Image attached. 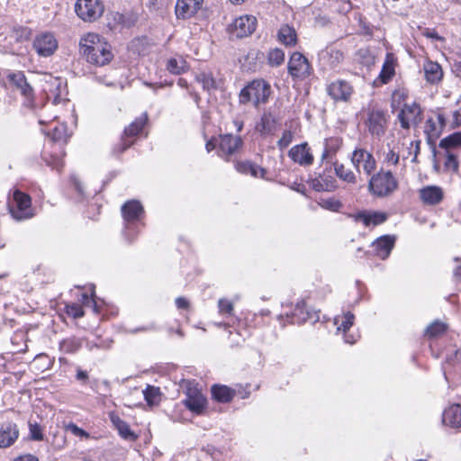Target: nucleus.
<instances>
[{"mask_svg":"<svg viewBox=\"0 0 461 461\" xmlns=\"http://www.w3.org/2000/svg\"><path fill=\"white\" fill-rule=\"evenodd\" d=\"M81 55L90 64L104 66L113 59L110 44L100 35L88 32L83 35L79 41Z\"/></svg>","mask_w":461,"mask_h":461,"instance_id":"f257e3e1","label":"nucleus"},{"mask_svg":"<svg viewBox=\"0 0 461 461\" xmlns=\"http://www.w3.org/2000/svg\"><path fill=\"white\" fill-rule=\"evenodd\" d=\"M363 123L372 138L380 140L388 130L390 115L379 105H370L365 111Z\"/></svg>","mask_w":461,"mask_h":461,"instance_id":"f03ea898","label":"nucleus"},{"mask_svg":"<svg viewBox=\"0 0 461 461\" xmlns=\"http://www.w3.org/2000/svg\"><path fill=\"white\" fill-rule=\"evenodd\" d=\"M398 188V181L391 171L380 170L368 181L369 192L377 197H385Z\"/></svg>","mask_w":461,"mask_h":461,"instance_id":"7ed1b4c3","label":"nucleus"},{"mask_svg":"<svg viewBox=\"0 0 461 461\" xmlns=\"http://www.w3.org/2000/svg\"><path fill=\"white\" fill-rule=\"evenodd\" d=\"M270 95V86L263 79H256L241 89L240 103L248 104L252 102L255 106L267 103Z\"/></svg>","mask_w":461,"mask_h":461,"instance_id":"20e7f679","label":"nucleus"},{"mask_svg":"<svg viewBox=\"0 0 461 461\" xmlns=\"http://www.w3.org/2000/svg\"><path fill=\"white\" fill-rule=\"evenodd\" d=\"M287 71L294 81H303L312 76L313 68L303 54L294 51L289 58Z\"/></svg>","mask_w":461,"mask_h":461,"instance_id":"39448f33","label":"nucleus"},{"mask_svg":"<svg viewBox=\"0 0 461 461\" xmlns=\"http://www.w3.org/2000/svg\"><path fill=\"white\" fill-rule=\"evenodd\" d=\"M9 211L12 217L17 221L28 220L34 215L31 197L19 190H15L13 194Z\"/></svg>","mask_w":461,"mask_h":461,"instance_id":"423d86ee","label":"nucleus"},{"mask_svg":"<svg viewBox=\"0 0 461 461\" xmlns=\"http://www.w3.org/2000/svg\"><path fill=\"white\" fill-rule=\"evenodd\" d=\"M285 318L290 323L302 324L306 321L316 322L319 321L320 317L319 312L310 310L307 308L304 300H301L295 304V307L291 314L287 313L285 316L282 314L278 316L280 322H282Z\"/></svg>","mask_w":461,"mask_h":461,"instance_id":"0eeeda50","label":"nucleus"},{"mask_svg":"<svg viewBox=\"0 0 461 461\" xmlns=\"http://www.w3.org/2000/svg\"><path fill=\"white\" fill-rule=\"evenodd\" d=\"M104 9L101 0H77L75 5L77 16L85 22L97 20L103 14Z\"/></svg>","mask_w":461,"mask_h":461,"instance_id":"6e6552de","label":"nucleus"},{"mask_svg":"<svg viewBox=\"0 0 461 461\" xmlns=\"http://www.w3.org/2000/svg\"><path fill=\"white\" fill-rule=\"evenodd\" d=\"M185 395L186 398L184 400L185 406L196 414L202 413L206 407V398L191 382L187 384Z\"/></svg>","mask_w":461,"mask_h":461,"instance_id":"1a4fd4ad","label":"nucleus"},{"mask_svg":"<svg viewBox=\"0 0 461 461\" xmlns=\"http://www.w3.org/2000/svg\"><path fill=\"white\" fill-rule=\"evenodd\" d=\"M144 210L141 203L137 200H131L126 202L122 206V214L125 221V230L124 236L129 240V241H132L133 239H130L128 237L127 231L130 230L131 225L139 221L140 217L143 215Z\"/></svg>","mask_w":461,"mask_h":461,"instance_id":"9d476101","label":"nucleus"},{"mask_svg":"<svg viewBox=\"0 0 461 461\" xmlns=\"http://www.w3.org/2000/svg\"><path fill=\"white\" fill-rule=\"evenodd\" d=\"M351 161L358 172L363 169L367 176H370L376 167L374 156L365 149H356L352 153Z\"/></svg>","mask_w":461,"mask_h":461,"instance_id":"9b49d317","label":"nucleus"},{"mask_svg":"<svg viewBox=\"0 0 461 461\" xmlns=\"http://www.w3.org/2000/svg\"><path fill=\"white\" fill-rule=\"evenodd\" d=\"M257 19L251 15L236 18L230 25V32L236 38L250 35L256 30Z\"/></svg>","mask_w":461,"mask_h":461,"instance_id":"f8f14e48","label":"nucleus"},{"mask_svg":"<svg viewBox=\"0 0 461 461\" xmlns=\"http://www.w3.org/2000/svg\"><path fill=\"white\" fill-rule=\"evenodd\" d=\"M33 48L40 56L50 57L58 49V41L52 33H41L34 39Z\"/></svg>","mask_w":461,"mask_h":461,"instance_id":"ddd939ff","label":"nucleus"},{"mask_svg":"<svg viewBox=\"0 0 461 461\" xmlns=\"http://www.w3.org/2000/svg\"><path fill=\"white\" fill-rule=\"evenodd\" d=\"M243 140L240 136H234L230 133L221 135L219 156L228 160L229 157L235 154L237 150L241 148Z\"/></svg>","mask_w":461,"mask_h":461,"instance_id":"4468645a","label":"nucleus"},{"mask_svg":"<svg viewBox=\"0 0 461 461\" xmlns=\"http://www.w3.org/2000/svg\"><path fill=\"white\" fill-rule=\"evenodd\" d=\"M398 119L403 129H409L411 124L416 125L421 121V110L419 104H404L401 110Z\"/></svg>","mask_w":461,"mask_h":461,"instance_id":"2eb2a0df","label":"nucleus"},{"mask_svg":"<svg viewBox=\"0 0 461 461\" xmlns=\"http://www.w3.org/2000/svg\"><path fill=\"white\" fill-rule=\"evenodd\" d=\"M19 429L14 421H5L0 424V448L13 446L19 438Z\"/></svg>","mask_w":461,"mask_h":461,"instance_id":"dca6fc26","label":"nucleus"},{"mask_svg":"<svg viewBox=\"0 0 461 461\" xmlns=\"http://www.w3.org/2000/svg\"><path fill=\"white\" fill-rule=\"evenodd\" d=\"M203 0H177L175 12L178 19L194 16L202 7Z\"/></svg>","mask_w":461,"mask_h":461,"instance_id":"f3484780","label":"nucleus"},{"mask_svg":"<svg viewBox=\"0 0 461 461\" xmlns=\"http://www.w3.org/2000/svg\"><path fill=\"white\" fill-rule=\"evenodd\" d=\"M352 92V86L345 80H336L328 86V94L335 101H348Z\"/></svg>","mask_w":461,"mask_h":461,"instance_id":"a211bd4d","label":"nucleus"},{"mask_svg":"<svg viewBox=\"0 0 461 461\" xmlns=\"http://www.w3.org/2000/svg\"><path fill=\"white\" fill-rule=\"evenodd\" d=\"M290 158L301 166H310L313 162V156L306 142L294 146L288 152Z\"/></svg>","mask_w":461,"mask_h":461,"instance_id":"6ab92c4d","label":"nucleus"},{"mask_svg":"<svg viewBox=\"0 0 461 461\" xmlns=\"http://www.w3.org/2000/svg\"><path fill=\"white\" fill-rule=\"evenodd\" d=\"M10 84L20 91L21 95L27 100L33 97V89L27 82L24 74L22 71L10 73L7 76Z\"/></svg>","mask_w":461,"mask_h":461,"instance_id":"aec40b11","label":"nucleus"},{"mask_svg":"<svg viewBox=\"0 0 461 461\" xmlns=\"http://www.w3.org/2000/svg\"><path fill=\"white\" fill-rule=\"evenodd\" d=\"M393 236L384 235L376 239L373 243L375 254L381 259H386L394 247Z\"/></svg>","mask_w":461,"mask_h":461,"instance_id":"412c9836","label":"nucleus"},{"mask_svg":"<svg viewBox=\"0 0 461 461\" xmlns=\"http://www.w3.org/2000/svg\"><path fill=\"white\" fill-rule=\"evenodd\" d=\"M443 197L442 188L437 185H428L420 190V198L425 204H438L442 201Z\"/></svg>","mask_w":461,"mask_h":461,"instance_id":"4be33fe9","label":"nucleus"},{"mask_svg":"<svg viewBox=\"0 0 461 461\" xmlns=\"http://www.w3.org/2000/svg\"><path fill=\"white\" fill-rule=\"evenodd\" d=\"M110 420L113 426L117 429L119 435L130 441H135L138 436L131 429L129 424L122 420L118 414L112 411L109 413Z\"/></svg>","mask_w":461,"mask_h":461,"instance_id":"5701e85b","label":"nucleus"},{"mask_svg":"<svg viewBox=\"0 0 461 461\" xmlns=\"http://www.w3.org/2000/svg\"><path fill=\"white\" fill-rule=\"evenodd\" d=\"M443 423L454 428L461 427V405L452 404L443 412Z\"/></svg>","mask_w":461,"mask_h":461,"instance_id":"b1692460","label":"nucleus"},{"mask_svg":"<svg viewBox=\"0 0 461 461\" xmlns=\"http://www.w3.org/2000/svg\"><path fill=\"white\" fill-rule=\"evenodd\" d=\"M342 145V140L339 137L325 139L324 149L321 154V161L331 162Z\"/></svg>","mask_w":461,"mask_h":461,"instance_id":"393cba45","label":"nucleus"},{"mask_svg":"<svg viewBox=\"0 0 461 461\" xmlns=\"http://www.w3.org/2000/svg\"><path fill=\"white\" fill-rule=\"evenodd\" d=\"M387 219V214L384 213V212H359L357 213V215L356 216V220L358 221H362L364 223L365 226L368 227V226H376V225H379L383 222H384Z\"/></svg>","mask_w":461,"mask_h":461,"instance_id":"a878e982","label":"nucleus"},{"mask_svg":"<svg viewBox=\"0 0 461 461\" xmlns=\"http://www.w3.org/2000/svg\"><path fill=\"white\" fill-rule=\"evenodd\" d=\"M319 58L320 59L328 62L331 68H335L343 61L344 55L339 50L333 47H328L319 53Z\"/></svg>","mask_w":461,"mask_h":461,"instance_id":"bb28decb","label":"nucleus"},{"mask_svg":"<svg viewBox=\"0 0 461 461\" xmlns=\"http://www.w3.org/2000/svg\"><path fill=\"white\" fill-rule=\"evenodd\" d=\"M425 78L428 82L435 84L439 82L443 77L440 65L433 61H426L423 65Z\"/></svg>","mask_w":461,"mask_h":461,"instance_id":"cd10ccee","label":"nucleus"},{"mask_svg":"<svg viewBox=\"0 0 461 461\" xmlns=\"http://www.w3.org/2000/svg\"><path fill=\"white\" fill-rule=\"evenodd\" d=\"M312 187L318 192H331L336 189V179L330 176L321 175L312 180Z\"/></svg>","mask_w":461,"mask_h":461,"instance_id":"c85d7f7f","label":"nucleus"},{"mask_svg":"<svg viewBox=\"0 0 461 461\" xmlns=\"http://www.w3.org/2000/svg\"><path fill=\"white\" fill-rule=\"evenodd\" d=\"M278 40L285 46H294L297 42V34L294 27L284 24L280 27L278 33Z\"/></svg>","mask_w":461,"mask_h":461,"instance_id":"c756f323","label":"nucleus"},{"mask_svg":"<svg viewBox=\"0 0 461 461\" xmlns=\"http://www.w3.org/2000/svg\"><path fill=\"white\" fill-rule=\"evenodd\" d=\"M211 391L213 399L219 402H229L235 395V391L227 385L214 384Z\"/></svg>","mask_w":461,"mask_h":461,"instance_id":"7c9ffc66","label":"nucleus"},{"mask_svg":"<svg viewBox=\"0 0 461 461\" xmlns=\"http://www.w3.org/2000/svg\"><path fill=\"white\" fill-rule=\"evenodd\" d=\"M235 168L238 172L242 174H250L253 176L264 177L266 170L257 165H254L249 161H240L235 164Z\"/></svg>","mask_w":461,"mask_h":461,"instance_id":"2f4dec72","label":"nucleus"},{"mask_svg":"<svg viewBox=\"0 0 461 461\" xmlns=\"http://www.w3.org/2000/svg\"><path fill=\"white\" fill-rule=\"evenodd\" d=\"M394 76V62L392 55L387 54L383 68L379 74V80L383 84L388 83Z\"/></svg>","mask_w":461,"mask_h":461,"instance_id":"473e14b6","label":"nucleus"},{"mask_svg":"<svg viewBox=\"0 0 461 461\" xmlns=\"http://www.w3.org/2000/svg\"><path fill=\"white\" fill-rule=\"evenodd\" d=\"M354 319V314L350 312H347L342 315H338L334 318V325L337 326L338 331H343L346 334L353 325Z\"/></svg>","mask_w":461,"mask_h":461,"instance_id":"72a5a7b5","label":"nucleus"},{"mask_svg":"<svg viewBox=\"0 0 461 461\" xmlns=\"http://www.w3.org/2000/svg\"><path fill=\"white\" fill-rule=\"evenodd\" d=\"M148 120L147 113H143L139 118H137L134 122H132L127 128L124 130L125 137H133L138 135L143 129Z\"/></svg>","mask_w":461,"mask_h":461,"instance_id":"f704fd0d","label":"nucleus"},{"mask_svg":"<svg viewBox=\"0 0 461 461\" xmlns=\"http://www.w3.org/2000/svg\"><path fill=\"white\" fill-rule=\"evenodd\" d=\"M276 120L271 113H264L260 122L257 124L256 129L261 134H267L274 131Z\"/></svg>","mask_w":461,"mask_h":461,"instance_id":"c9c22d12","label":"nucleus"},{"mask_svg":"<svg viewBox=\"0 0 461 461\" xmlns=\"http://www.w3.org/2000/svg\"><path fill=\"white\" fill-rule=\"evenodd\" d=\"M81 347L82 343L80 339L77 338H68L59 343V348L65 354L76 353Z\"/></svg>","mask_w":461,"mask_h":461,"instance_id":"e433bc0d","label":"nucleus"},{"mask_svg":"<svg viewBox=\"0 0 461 461\" xmlns=\"http://www.w3.org/2000/svg\"><path fill=\"white\" fill-rule=\"evenodd\" d=\"M334 170L338 177L348 183H355L356 176L353 171L349 168H346L343 164H339L338 161L333 163Z\"/></svg>","mask_w":461,"mask_h":461,"instance_id":"4c0bfd02","label":"nucleus"},{"mask_svg":"<svg viewBox=\"0 0 461 461\" xmlns=\"http://www.w3.org/2000/svg\"><path fill=\"white\" fill-rule=\"evenodd\" d=\"M386 146L387 150L384 151V162L388 166H396L399 163L400 156L393 141L388 142Z\"/></svg>","mask_w":461,"mask_h":461,"instance_id":"58836bf2","label":"nucleus"},{"mask_svg":"<svg viewBox=\"0 0 461 461\" xmlns=\"http://www.w3.org/2000/svg\"><path fill=\"white\" fill-rule=\"evenodd\" d=\"M143 395L145 401L150 406L157 405L160 402L161 394L158 387L147 385L146 389L143 390Z\"/></svg>","mask_w":461,"mask_h":461,"instance_id":"ea45409f","label":"nucleus"},{"mask_svg":"<svg viewBox=\"0 0 461 461\" xmlns=\"http://www.w3.org/2000/svg\"><path fill=\"white\" fill-rule=\"evenodd\" d=\"M197 82L201 83L204 90H211L216 88V83L210 72H201L195 77Z\"/></svg>","mask_w":461,"mask_h":461,"instance_id":"a19ab883","label":"nucleus"},{"mask_svg":"<svg viewBox=\"0 0 461 461\" xmlns=\"http://www.w3.org/2000/svg\"><path fill=\"white\" fill-rule=\"evenodd\" d=\"M167 69L175 75H180L185 69V61L183 59L172 58L167 60Z\"/></svg>","mask_w":461,"mask_h":461,"instance_id":"79ce46f5","label":"nucleus"},{"mask_svg":"<svg viewBox=\"0 0 461 461\" xmlns=\"http://www.w3.org/2000/svg\"><path fill=\"white\" fill-rule=\"evenodd\" d=\"M268 64L272 67H278L285 61V52L281 49L271 50L267 54Z\"/></svg>","mask_w":461,"mask_h":461,"instance_id":"37998d69","label":"nucleus"},{"mask_svg":"<svg viewBox=\"0 0 461 461\" xmlns=\"http://www.w3.org/2000/svg\"><path fill=\"white\" fill-rule=\"evenodd\" d=\"M461 146V131L455 132L440 140L439 147L443 149Z\"/></svg>","mask_w":461,"mask_h":461,"instance_id":"c03bdc74","label":"nucleus"},{"mask_svg":"<svg viewBox=\"0 0 461 461\" xmlns=\"http://www.w3.org/2000/svg\"><path fill=\"white\" fill-rule=\"evenodd\" d=\"M446 329L445 323L436 321L427 327L426 334L430 338H434L444 333Z\"/></svg>","mask_w":461,"mask_h":461,"instance_id":"a18cd8bd","label":"nucleus"},{"mask_svg":"<svg viewBox=\"0 0 461 461\" xmlns=\"http://www.w3.org/2000/svg\"><path fill=\"white\" fill-rule=\"evenodd\" d=\"M218 309L221 315L230 316L233 313L234 306L230 300L221 298L218 302Z\"/></svg>","mask_w":461,"mask_h":461,"instance_id":"49530a36","label":"nucleus"},{"mask_svg":"<svg viewBox=\"0 0 461 461\" xmlns=\"http://www.w3.org/2000/svg\"><path fill=\"white\" fill-rule=\"evenodd\" d=\"M66 312L69 316H72L74 319L81 318L85 314L82 305L78 303L67 304Z\"/></svg>","mask_w":461,"mask_h":461,"instance_id":"de8ad7c7","label":"nucleus"},{"mask_svg":"<svg viewBox=\"0 0 461 461\" xmlns=\"http://www.w3.org/2000/svg\"><path fill=\"white\" fill-rule=\"evenodd\" d=\"M66 430L71 432L74 436L79 437V438H89L90 434L84 430L83 429L79 428L77 424L73 422H69L65 426Z\"/></svg>","mask_w":461,"mask_h":461,"instance_id":"09e8293b","label":"nucleus"},{"mask_svg":"<svg viewBox=\"0 0 461 461\" xmlns=\"http://www.w3.org/2000/svg\"><path fill=\"white\" fill-rule=\"evenodd\" d=\"M29 431L32 439L36 441L43 440L44 436L42 433V429L41 425H39L38 423L29 422Z\"/></svg>","mask_w":461,"mask_h":461,"instance_id":"8fccbe9b","label":"nucleus"},{"mask_svg":"<svg viewBox=\"0 0 461 461\" xmlns=\"http://www.w3.org/2000/svg\"><path fill=\"white\" fill-rule=\"evenodd\" d=\"M294 134L291 131H285L277 141V146L280 149L287 148L293 141Z\"/></svg>","mask_w":461,"mask_h":461,"instance_id":"3c124183","label":"nucleus"},{"mask_svg":"<svg viewBox=\"0 0 461 461\" xmlns=\"http://www.w3.org/2000/svg\"><path fill=\"white\" fill-rule=\"evenodd\" d=\"M44 159L46 160L49 166L52 167V168L58 171L61 170V168L63 167V159L58 154L50 155V159H48L47 158H45Z\"/></svg>","mask_w":461,"mask_h":461,"instance_id":"603ef678","label":"nucleus"},{"mask_svg":"<svg viewBox=\"0 0 461 461\" xmlns=\"http://www.w3.org/2000/svg\"><path fill=\"white\" fill-rule=\"evenodd\" d=\"M52 139L55 141H66V127L64 125L54 127L52 130Z\"/></svg>","mask_w":461,"mask_h":461,"instance_id":"864d4df0","label":"nucleus"},{"mask_svg":"<svg viewBox=\"0 0 461 461\" xmlns=\"http://www.w3.org/2000/svg\"><path fill=\"white\" fill-rule=\"evenodd\" d=\"M321 207L332 212H337L341 207V203L334 199H327L321 203Z\"/></svg>","mask_w":461,"mask_h":461,"instance_id":"5fc2aeb1","label":"nucleus"},{"mask_svg":"<svg viewBox=\"0 0 461 461\" xmlns=\"http://www.w3.org/2000/svg\"><path fill=\"white\" fill-rule=\"evenodd\" d=\"M358 55L360 57H362L363 59H365V60H363V64H365L366 66H370L372 64H374L375 62V58L374 56H372L369 52L368 50H366V49H361L358 50Z\"/></svg>","mask_w":461,"mask_h":461,"instance_id":"6e6d98bb","label":"nucleus"},{"mask_svg":"<svg viewBox=\"0 0 461 461\" xmlns=\"http://www.w3.org/2000/svg\"><path fill=\"white\" fill-rule=\"evenodd\" d=\"M447 362L454 365L455 363L461 360V349H456L453 353L448 354L447 357Z\"/></svg>","mask_w":461,"mask_h":461,"instance_id":"4d7b16f0","label":"nucleus"},{"mask_svg":"<svg viewBox=\"0 0 461 461\" xmlns=\"http://www.w3.org/2000/svg\"><path fill=\"white\" fill-rule=\"evenodd\" d=\"M420 140H416V141H411L410 143V149L411 150L412 149H414V155H413V158L411 159L412 162H417V158H418V155L420 153Z\"/></svg>","mask_w":461,"mask_h":461,"instance_id":"13d9d810","label":"nucleus"},{"mask_svg":"<svg viewBox=\"0 0 461 461\" xmlns=\"http://www.w3.org/2000/svg\"><path fill=\"white\" fill-rule=\"evenodd\" d=\"M176 305L178 309H187L189 302L185 297H177L176 299Z\"/></svg>","mask_w":461,"mask_h":461,"instance_id":"bf43d9fd","label":"nucleus"},{"mask_svg":"<svg viewBox=\"0 0 461 461\" xmlns=\"http://www.w3.org/2000/svg\"><path fill=\"white\" fill-rule=\"evenodd\" d=\"M447 165L448 167H452L454 170L457 169V167H458L457 161H456V157L453 154L447 155Z\"/></svg>","mask_w":461,"mask_h":461,"instance_id":"052dcab7","label":"nucleus"},{"mask_svg":"<svg viewBox=\"0 0 461 461\" xmlns=\"http://www.w3.org/2000/svg\"><path fill=\"white\" fill-rule=\"evenodd\" d=\"M71 182L75 187V189L78 192L79 194L83 195V187L81 185L80 181L75 176L71 177Z\"/></svg>","mask_w":461,"mask_h":461,"instance_id":"680f3d73","label":"nucleus"},{"mask_svg":"<svg viewBox=\"0 0 461 461\" xmlns=\"http://www.w3.org/2000/svg\"><path fill=\"white\" fill-rule=\"evenodd\" d=\"M14 461H39V459L33 455L27 454L15 458Z\"/></svg>","mask_w":461,"mask_h":461,"instance_id":"e2e57ef3","label":"nucleus"},{"mask_svg":"<svg viewBox=\"0 0 461 461\" xmlns=\"http://www.w3.org/2000/svg\"><path fill=\"white\" fill-rule=\"evenodd\" d=\"M79 301L81 302V305L88 306L93 302V299L89 297L87 294L83 293Z\"/></svg>","mask_w":461,"mask_h":461,"instance_id":"0e129e2a","label":"nucleus"},{"mask_svg":"<svg viewBox=\"0 0 461 461\" xmlns=\"http://www.w3.org/2000/svg\"><path fill=\"white\" fill-rule=\"evenodd\" d=\"M77 379L82 382H86L88 379V375L86 371L78 369L77 372Z\"/></svg>","mask_w":461,"mask_h":461,"instance_id":"69168bd1","label":"nucleus"},{"mask_svg":"<svg viewBox=\"0 0 461 461\" xmlns=\"http://www.w3.org/2000/svg\"><path fill=\"white\" fill-rule=\"evenodd\" d=\"M132 144V141H128L126 139H124V137H122V144L120 146V150L119 152L122 153L123 152L125 149H127Z\"/></svg>","mask_w":461,"mask_h":461,"instance_id":"338daca9","label":"nucleus"},{"mask_svg":"<svg viewBox=\"0 0 461 461\" xmlns=\"http://www.w3.org/2000/svg\"><path fill=\"white\" fill-rule=\"evenodd\" d=\"M96 81L108 86H113V82L107 80L106 77H95Z\"/></svg>","mask_w":461,"mask_h":461,"instance_id":"774afa93","label":"nucleus"}]
</instances>
